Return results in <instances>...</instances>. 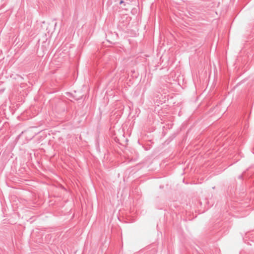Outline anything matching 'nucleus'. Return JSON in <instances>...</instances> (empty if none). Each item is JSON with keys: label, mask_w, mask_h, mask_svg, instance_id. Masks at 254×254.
Listing matches in <instances>:
<instances>
[{"label": "nucleus", "mask_w": 254, "mask_h": 254, "mask_svg": "<svg viewBox=\"0 0 254 254\" xmlns=\"http://www.w3.org/2000/svg\"><path fill=\"white\" fill-rule=\"evenodd\" d=\"M124 2V1L123 0H121L120 1V4H123Z\"/></svg>", "instance_id": "f257e3e1"}, {"label": "nucleus", "mask_w": 254, "mask_h": 254, "mask_svg": "<svg viewBox=\"0 0 254 254\" xmlns=\"http://www.w3.org/2000/svg\"><path fill=\"white\" fill-rule=\"evenodd\" d=\"M242 177H242V175H241V176H239V178H241H241H242Z\"/></svg>", "instance_id": "f03ea898"}]
</instances>
